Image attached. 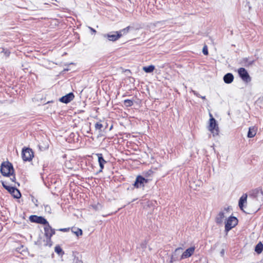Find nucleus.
<instances>
[{"label":"nucleus","mask_w":263,"mask_h":263,"mask_svg":"<svg viewBox=\"0 0 263 263\" xmlns=\"http://www.w3.org/2000/svg\"><path fill=\"white\" fill-rule=\"evenodd\" d=\"M124 105L126 107H130L133 105V101L129 99H126L124 101Z\"/></svg>","instance_id":"b1692460"},{"label":"nucleus","mask_w":263,"mask_h":263,"mask_svg":"<svg viewBox=\"0 0 263 263\" xmlns=\"http://www.w3.org/2000/svg\"><path fill=\"white\" fill-rule=\"evenodd\" d=\"M2 185L3 187L14 197V198L19 199L21 197V193L16 188L7 185L4 182H2Z\"/></svg>","instance_id":"39448f33"},{"label":"nucleus","mask_w":263,"mask_h":263,"mask_svg":"<svg viewBox=\"0 0 263 263\" xmlns=\"http://www.w3.org/2000/svg\"><path fill=\"white\" fill-rule=\"evenodd\" d=\"M195 248L190 247L186 249L181 255L180 260L190 257L194 252Z\"/></svg>","instance_id":"ddd939ff"},{"label":"nucleus","mask_w":263,"mask_h":263,"mask_svg":"<svg viewBox=\"0 0 263 263\" xmlns=\"http://www.w3.org/2000/svg\"><path fill=\"white\" fill-rule=\"evenodd\" d=\"M256 128L254 127V126H252V127H250L249 128V131H248V137L249 138H253L254 137L256 134Z\"/></svg>","instance_id":"a211bd4d"},{"label":"nucleus","mask_w":263,"mask_h":263,"mask_svg":"<svg viewBox=\"0 0 263 263\" xmlns=\"http://www.w3.org/2000/svg\"><path fill=\"white\" fill-rule=\"evenodd\" d=\"M89 29H90V30H91L92 32H94V33L96 32V30H95V29H93L92 28H91V27H89Z\"/></svg>","instance_id":"f704fd0d"},{"label":"nucleus","mask_w":263,"mask_h":263,"mask_svg":"<svg viewBox=\"0 0 263 263\" xmlns=\"http://www.w3.org/2000/svg\"><path fill=\"white\" fill-rule=\"evenodd\" d=\"M54 251L59 255H62L64 253L62 248L59 246H57L55 247Z\"/></svg>","instance_id":"5701e85b"},{"label":"nucleus","mask_w":263,"mask_h":263,"mask_svg":"<svg viewBox=\"0 0 263 263\" xmlns=\"http://www.w3.org/2000/svg\"><path fill=\"white\" fill-rule=\"evenodd\" d=\"M155 69V66L153 65H149L148 66H145L143 67V70L147 73L152 72Z\"/></svg>","instance_id":"412c9836"},{"label":"nucleus","mask_w":263,"mask_h":263,"mask_svg":"<svg viewBox=\"0 0 263 263\" xmlns=\"http://www.w3.org/2000/svg\"><path fill=\"white\" fill-rule=\"evenodd\" d=\"M39 146L40 149L41 151H43V150H45V149L48 148V146L47 145H45L44 147H43V146H42L40 144H39Z\"/></svg>","instance_id":"c85d7f7f"},{"label":"nucleus","mask_w":263,"mask_h":263,"mask_svg":"<svg viewBox=\"0 0 263 263\" xmlns=\"http://www.w3.org/2000/svg\"><path fill=\"white\" fill-rule=\"evenodd\" d=\"M1 172L4 176L13 175L14 169L12 164L9 161L3 162L1 164Z\"/></svg>","instance_id":"f03ea898"},{"label":"nucleus","mask_w":263,"mask_h":263,"mask_svg":"<svg viewBox=\"0 0 263 263\" xmlns=\"http://www.w3.org/2000/svg\"><path fill=\"white\" fill-rule=\"evenodd\" d=\"M210 116L211 118L209 120L208 129L213 134V136H215L218 135V126L216 120L212 117V115L210 114Z\"/></svg>","instance_id":"20e7f679"},{"label":"nucleus","mask_w":263,"mask_h":263,"mask_svg":"<svg viewBox=\"0 0 263 263\" xmlns=\"http://www.w3.org/2000/svg\"><path fill=\"white\" fill-rule=\"evenodd\" d=\"M74 96L72 92H70L66 95L63 96L60 99L61 102L68 103L74 99Z\"/></svg>","instance_id":"f8f14e48"},{"label":"nucleus","mask_w":263,"mask_h":263,"mask_svg":"<svg viewBox=\"0 0 263 263\" xmlns=\"http://www.w3.org/2000/svg\"><path fill=\"white\" fill-rule=\"evenodd\" d=\"M147 182L148 179L144 178L142 176L139 175L136 177L134 186L137 189L143 187Z\"/></svg>","instance_id":"1a4fd4ad"},{"label":"nucleus","mask_w":263,"mask_h":263,"mask_svg":"<svg viewBox=\"0 0 263 263\" xmlns=\"http://www.w3.org/2000/svg\"><path fill=\"white\" fill-rule=\"evenodd\" d=\"M224 253V250L223 249H222L221 252H220V254H221V255H223Z\"/></svg>","instance_id":"c9c22d12"},{"label":"nucleus","mask_w":263,"mask_h":263,"mask_svg":"<svg viewBox=\"0 0 263 263\" xmlns=\"http://www.w3.org/2000/svg\"><path fill=\"white\" fill-rule=\"evenodd\" d=\"M33 152L30 148H23L22 152V157L24 161H30L33 157Z\"/></svg>","instance_id":"423d86ee"},{"label":"nucleus","mask_w":263,"mask_h":263,"mask_svg":"<svg viewBox=\"0 0 263 263\" xmlns=\"http://www.w3.org/2000/svg\"><path fill=\"white\" fill-rule=\"evenodd\" d=\"M29 220L32 222H36L40 224L46 225L48 224V221L45 218L42 216H38L36 215H31L29 217Z\"/></svg>","instance_id":"9b49d317"},{"label":"nucleus","mask_w":263,"mask_h":263,"mask_svg":"<svg viewBox=\"0 0 263 263\" xmlns=\"http://www.w3.org/2000/svg\"><path fill=\"white\" fill-rule=\"evenodd\" d=\"M259 205V204H258L257 207L255 209L253 210V211L257 212L259 210V208H258Z\"/></svg>","instance_id":"72a5a7b5"},{"label":"nucleus","mask_w":263,"mask_h":263,"mask_svg":"<svg viewBox=\"0 0 263 263\" xmlns=\"http://www.w3.org/2000/svg\"><path fill=\"white\" fill-rule=\"evenodd\" d=\"M262 250H263V245L261 242H259L255 246V251L257 253L260 254L262 251Z\"/></svg>","instance_id":"aec40b11"},{"label":"nucleus","mask_w":263,"mask_h":263,"mask_svg":"<svg viewBox=\"0 0 263 263\" xmlns=\"http://www.w3.org/2000/svg\"><path fill=\"white\" fill-rule=\"evenodd\" d=\"M129 28H130V27L128 26V27L124 28L123 29L120 30L119 31H121L122 34V32L123 33V34H125L128 32Z\"/></svg>","instance_id":"393cba45"},{"label":"nucleus","mask_w":263,"mask_h":263,"mask_svg":"<svg viewBox=\"0 0 263 263\" xmlns=\"http://www.w3.org/2000/svg\"><path fill=\"white\" fill-rule=\"evenodd\" d=\"M224 217V213L223 212H219L216 217V222L217 224H221L223 222V220Z\"/></svg>","instance_id":"f3484780"},{"label":"nucleus","mask_w":263,"mask_h":263,"mask_svg":"<svg viewBox=\"0 0 263 263\" xmlns=\"http://www.w3.org/2000/svg\"><path fill=\"white\" fill-rule=\"evenodd\" d=\"M200 98H202V99H205V96H200Z\"/></svg>","instance_id":"e433bc0d"},{"label":"nucleus","mask_w":263,"mask_h":263,"mask_svg":"<svg viewBox=\"0 0 263 263\" xmlns=\"http://www.w3.org/2000/svg\"><path fill=\"white\" fill-rule=\"evenodd\" d=\"M69 228H62V229H60L59 230V231H62V232H67L69 231Z\"/></svg>","instance_id":"c756f323"},{"label":"nucleus","mask_w":263,"mask_h":263,"mask_svg":"<svg viewBox=\"0 0 263 263\" xmlns=\"http://www.w3.org/2000/svg\"><path fill=\"white\" fill-rule=\"evenodd\" d=\"M192 91L195 96H196L198 97H200V95L198 92H197L196 91L193 90Z\"/></svg>","instance_id":"7c9ffc66"},{"label":"nucleus","mask_w":263,"mask_h":263,"mask_svg":"<svg viewBox=\"0 0 263 263\" xmlns=\"http://www.w3.org/2000/svg\"><path fill=\"white\" fill-rule=\"evenodd\" d=\"M238 72L239 76L244 82L248 83L251 81V78L245 68H240L238 70Z\"/></svg>","instance_id":"9d476101"},{"label":"nucleus","mask_w":263,"mask_h":263,"mask_svg":"<svg viewBox=\"0 0 263 263\" xmlns=\"http://www.w3.org/2000/svg\"><path fill=\"white\" fill-rule=\"evenodd\" d=\"M98 159V162L99 163V166L100 167V170L99 171L100 172H102L103 169L104 168V164L106 163L107 162L104 160L103 157V155L101 153H98L96 154Z\"/></svg>","instance_id":"4468645a"},{"label":"nucleus","mask_w":263,"mask_h":263,"mask_svg":"<svg viewBox=\"0 0 263 263\" xmlns=\"http://www.w3.org/2000/svg\"><path fill=\"white\" fill-rule=\"evenodd\" d=\"M223 79L224 83L227 84H230L233 81L234 76L232 73H228L224 76Z\"/></svg>","instance_id":"dca6fc26"},{"label":"nucleus","mask_w":263,"mask_h":263,"mask_svg":"<svg viewBox=\"0 0 263 263\" xmlns=\"http://www.w3.org/2000/svg\"><path fill=\"white\" fill-rule=\"evenodd\" d=\"M45 210V211L47 212L48 213L51 212V208L49 205H44Z\"/></svg>","instance_id":"cd10ccee"},{"label":"nucleus","mask_w":263,"mask_h":263,"mask_svg":"<svg viewBox=\"0 0 263 263\" xmlns=\"http://www.w3.org/2000/svg\"><path fill=\"white\" fill-rule=\"evenodd\" d=\"M2 52L4 53V54L6 55V57H9L10 52L7 50H5V49H3Z\"/></svg>","instance_id":"bb28decb"},{"label":"nucleus","mask_w":263,"mask_h":263,"mask_svg":"<svg viewBox=\"0 0 263 263\" xmlns=\"http://www.w3.org/2000/svg\"><path fill=\"white\" fill-rule=\"evenodd\" d=\"M11 180L12 181V182H15V177L14 176H13L12 178H10Z\"/></svg>","instance_id":"473e14b6"},{"label":"nucleus","mask_w":263,"mask_h":263,"mask_svg":"<svg viewBox=\"0 0 263 263\" xmlns=\"http://www.w3.org/2000/svg\"><path fill=\"white\" fill-rule=\"evenodd\" d=\"M237 223L238 220L235 217L230 216L226 223L225 231L227 232H229L233 228L235 227L237 224Z\"/></svg>","instance_id":"6e6552de"},{"label":"nucleus","mask_w":263,"mask_h":263,"mask_svg":"<svg viewBox=\"0 0 263 263\" xmlns=\"http://www.w3.org/2000/svg\"><path fill=\"white\" fill-rule=\"evenodd\" d=\"M44 231L47 239L46 245L51 247L52 246L51 238L55 234V229H52L48 222V224H46L44 227Z\"/></svg>","instance_id":"7ed1b4c3"},{"label":"nucleus","mask_w":263,"mask_h":263,"mask_svg":"<svg viewBox=\"0 0 263 263\" xmlns=\"http://www.w3.org/2000/svg\"><path fill=\"white\" fill-rule=\"evenodd\" d=\"M247 197H248L247 194H244L242 195V196L240 198V199L239 200L238 205H239L240 209L241 210H243V208L244 207V205H243L244 203H247Z\"/></svg>","instance_id":"2eb2a0df"},{"label":"nucleus","mask_w":263,"mask_h":263,"mask_svg":"<svg viewBox=\"0 0 263 263\" xmlns=\"http://www.w3.org/2000/svg\"><path fill=\"white\" fill-rule=\"evenodd\" d=\"M181 250H182V248H178L176 249L175 251V254L179 252Z\"/></svg>","instance_id":"2f4dec72"},{"label":"nucleus","mask_w":263,"mask_h":263,"mask_svg":"<svg viewBox=\"0 0 263 263\" xmlns=\"http://www.w3.org/2000/svg\"><path fill=\"white\" fill-rule=\"evenodd\" d=\"M95 127L96 130H99V135H101L103 130V125L100 122H98L95 124Z\"/></svg>","instance_id":"6ab92c4d"},{"label":"nucleus","mask_w":263,"mask_h":263,"mask_svg":"<svg viewBox=\"0 0 263 263\" xmlns=\"http://www.w3.org/2000/svg\"><path fill=\"white\" fill-rule=\"evenodd\" d=\"M72 232L77 236H81L83 234L82 230L79 228H73Z\"/></svg>","instance_id":"4be33fe9"},{"label":"nucleus","mask_w":263,"mask_h":263,"mask_svg":"<svg viewBox=\"0 0 263 263\" xmlns=\"http://www.w3.org/2000/svg\"><path fill=\"white\" fill-rule=\"evenodd\" d=\"M249 196L252 198L253 203L256 202H259L260 203L263 202V191L260 188H257L252 190Z\"/></svg>","instance_id":"f257e3e1"},{"label":"nucleus","mask_w":263,"mask_h":263,"mask_svg":"<svg viewBox=\"0 0 263 263\" xmlns=\"http://www.w3.org/2000/svg\"><path fill=\"white\" fill-rule=\"evenodd\" d=\"M176 259L174 258V255L172 256V260H175Z\"/></svg>","instance_id":"4c0bfd02"},{"label":"nucleus","mask_w":263,"mask_h":263,"mask_svg":"<svg viewBox=\"0 0 263 263\" xmlns=\"http://www.w3.org/2000/svg\"><path fill=\"white\" fill-rule=\"evenodd\" d=\"M202 52L204 55L208 54V47L206 45L203 47V48L202 49Z\"/></svg>","instance_id":"a878e982"},{"label":"nucleus","mask_w":263,"mask_h":263,"mask_svg":"<svg viewBox=\"0 0 263 263\" xmlns=\"http://www.w3.org/2000/svg\"><path fill=\"white\" fill-rule=\"evenodd\" d=\"M122 35L121 31L111 32L107 34H103L104 38L107 39L109 41H116Z\"/></svg>","instance_id":"0eeeda50"}]
</instances>
